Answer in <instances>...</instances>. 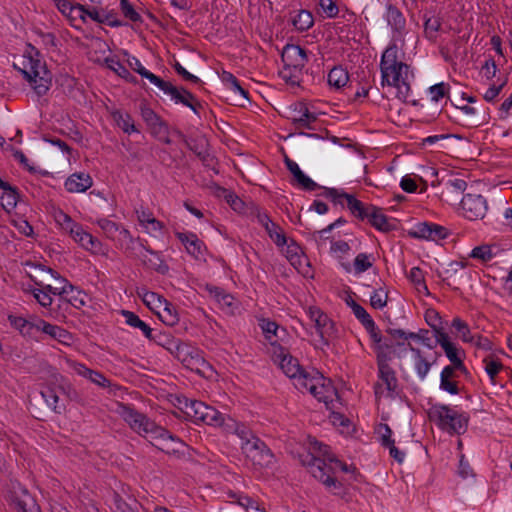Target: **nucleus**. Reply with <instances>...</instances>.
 <instances>
[{"mask_svg":"<svg viewBox=\"0 0 512 512\" xmlns=\"http://www.w3.org/2000/svg\"><path fill=\"white\" fill-rule=\"evenodd\" d=\"M384 18L392 31L394 40H402L406 33V19L401 10L392 3H386Z\"/></svg>","mask_w":512,"mask_h":512,"instance_id":"2eb2a0df","label":"nucleus"},{"mask_svg":"<svg viewBox=\"0 0 512 512\" xmlns=\"http://www.w3.org/2000/svg\"><path fill=\"white\" fill-rule=\"evenodd\" d=\"M381 86L394 87L396 97L406 101L410 92V77L413 73L409 65L398 60V47L396 43H390L384 50L380 60Z\"/></svg>","mask_w":512,"mask_h":512,"instance_id":"f03ea898","label":"nucleus"},{"mask_svg":"<svg viewBox=\"0 0 512 512\" xmlns=\"http://www.w3.org/2000/svg\"><path fill=\"white\" fill-rule=\"evenodd\" d=\"M352 312L364 327L374 322L366 309L358 303H353Z\"/></svg>","mask_w":512,"mask_h":512,"instance_id":"69168bd1","label":"nucleus"},{"mask_svg":"<svg viewBox=\"0 0 512 512\" xmlns=\"http://www.w3.org/2000/svg\"><path fill=\"white\" fill-rule=\"evenodd\" d=\"M470 257L481 260L482 262H489L495 257L490 245H480L474 247L470 253Z\"/></svg>","mask_w":512,"mask_h":512,"instance_id":"864d4df0","label":"nucleus"},{"mask_svg":"<svg viewBox=\"0 0 512 512\" xmlns=\"http://www.w3.org/2000/svg\"><path fill=\"white\" fill-rule=\"evenodd\" d=\"M286 118L290 121L299 134H304L302 130H315V123L318 120L316 113L311 112L306 103L298 101L287 107Z\"/></svg>","mask_w":512,"mask_h":512,"instance_id":"9d476101","label":"nucleus"},{"mask_svg":"<svg viewBox=\"0 0 512 512\" xmlns=\"http://www.w3.org/2000/svg\"><path fill=\"white\" fill-rule=\"evenodd\" d=\"M145 251L148 252L152 257L147 258L146 256L142 257L143 264L152 270L164 275L169 271V266L165 263V261L161 258L159 252L152 250L151 248H145Z\"/></svg>","mask_w":512,"mask_h":512,"instance_id":"473e14b6","label":"nucleus"},{"mask_svg":"<svg viewBox=\"0 0 512 512\" xmlns=\"http://www.w3.org/2000/svg\"><path fill=\"white\" fill-rule=\"evenodd\" d=\"M374 261L373 254L359 253L352 265L347 262H341L340 265L345 272L351 273L354 271L356 275H359L369 270L373 266Z\"/></svg>","mask_w":512,"mask_h":512,"instance_id":"4be33fe9","label":"nucleus"},{"mask_svg":"<svg viewBox=\"0 0 512 512\" xmlns=\"http://www.w3.org/2000/svg\"><path fill=\"white\" fill-rule=\"evenodd\" d=\"M314 18L311 14V12L307 10H300L292 18V24L295 27L297 31L303 32L307 31L309 28L313 26Z\"/></svg>","mask_w":512,"mask_h":512,"instance_id":"c03bdc74","label":"nucleus"},{"mask_svg":"<svg viewBox=\"0 0 512 512\" xmlns=\"http://www.w3.org/2000/svg\"><path fill=\"white\" fill-rule=\"evenodd\" d=\"M388 293L382 288L376 289L370 296V304L375 309H383L387 305Z\"/></svg>","mask_w":512,"mask_h":512,"instance_id":"052dcab7","label":"nucleus"},{"mask_svg":"<svg viewBox=\"0 0 512 512\" xmlns=\"http://www.w3.org/2000/svg\"><path fill=\"white\" fill-rule=\"evenodd\" d=\"M319 381H323V375L318 372L311 375L304 370L295 378L294 385L299 390H307L311 393V386H317Z\"/></svg>","mask_w":512,"mask_h":512,"instance_id":"c9c22d12","label":"nucleus"},{"mask_svg":"<svg viewBox=\"0 0 512 512\" xmlns=\"http://www.w3.org/2000/svg\"><path fill=\"white\" fill-rule=\"evenodd\" d=\"M87 303V294L75 287V291L72 294H65L62 303L58 304V307L64 311H68L70 306L80 309Z\"/></svg>","mask_w":512,"mask_h":512,"instance_id":"7c9ffc66","label":"nucleus"},{"mask_svg":"<svg viewBox=\"0 0 512 512\" xmlns=\"http://www.w3.org/2000/svg\"><path fill=\"white\" fill-rule=\"evenodd\" d=\"M460 207L463 216L470 221L482 220L488 211L487 200L481 194L467 193L463 195Z\"/></svg>","mask_w":512,"mask_h":512,"instance_id":"ddd939ff","label":"nucleus"},{"mask_svg":"<svg viewBox=\"0 0 512 512\" xmlns=\"http://www.w3.org/2000/svg\"><path fill=\"white\" fill-rule=\"evenodd\" d=\"M178 240L185 246L187 252L198 258L202 255V241L192 232H176Z\"/></svg>","mask_w":512,"mask_h":512,"instance_id":"a878e982","label":"nucleus"},{"mask_svg":"<svg viewBox=\"0 0 512 512\" xmlns=\"http://www.w3.org/2000/svg\"><path fill=\"white\" fill-rule=\"evenodd\" d=\"M412 341L421 342L425 347L429 349L435 348L433 337L430 335V331L426 329H420L418 332H412L409 334Z\"/></svg>","mask_w":512,"mask_h":512,"instance_id":"4d7b16f0","label":"nucleus"},{"mask_svg":"<svg viewBox=\"0 0 512 512\" xmlns=\"http://www.w3.org/2000/svg\"><path fill=\"white\" fill-rule=\"evenodd\" d=\"M159 89L163 91L164 94L169 95L171 100H173L176 104H182L190 108L196 115L200 114L202 104L197 100L195 95L188 91L186 88H177L170 82L163 81L159 86Z\"/></svg>","mask_w":512,"mask_h":512,"instance_id":"4468645a","label":"nucleus"},{"mask_svg":"<svg viewBox=\"0 0 512 512\" xmlns=\"http://www.w3.org/2000/svg\"><path fill=\"white\" fill-rule=\"evenodd\" d=\"M161 309L162 310L157 311V315L164 324L174 326L179 322V315L176 307L167 299Z\"/></svg>","mask_w":512,"mask_h":512,"instance_id":"79ce46f5","label":"nucleus"},{"mask_svg":"<svg viewBox=\"0 0 512 512\" xmlns=\"http://www.w3.org/2000/svg\"><path fill=\"white\" fill-rule=\"evenodd\" d=\"M40 269L42 271H45L47 273H50L53 278H55L57 281H60L62 284L61 287H53L51 285H43L41 282H35V284L39 287H43L49 295H58L59 296V302L62 303L63 298L65 294H72L75 291V286L72 285L67 279L62 277L58 272L54 271L53 269L49 267H45L40 265Z\"/></svg>","mask_w":512,"mask_h":512,"instance_id":"6ab92c4d","label":"nucleus"},{"mask_svg":"<svg viewBox=\"0 0 512 512\" xmlns=\"http://www.w3.org/2000/svg\"><path fill=\"white\" fill-rule=\"evenodd\" d=\"M310 319L314 322L317 333L319 334L323 344L328 345V340L325 338L329 334V330L333 328V323L328 316L318 308L309 309Z\"/></svg>","mask_w":512,"mask_h":512,"instance_id":"aec40b11","label":"nucleus"},{"mask_svg":"<svg viewBox=\"0 0 512 512\" xmlns=\"http://www.w3.org/2000/svg\"><path fill=\"white\" fill-rule=\"evenodd\" d=\"M270 226L267 227L265 230L271 240L278 246L283 247L287 244V238L285 236V233L283 229L276 223L269 224Z\"/></svg>","mask_w":512,"mask_h":512,"instance_id":"8fccbe9b","label":"nucleus"},{"mask_svg":"<svg viewBox=\"0 0 512 512\" xmlns=\"http://www.w3.org/2000/svg\"><path fill=\"white\" fill-rule=\"evenodd\" d=\"M293 184L298 185L304 191H315L322 188L304 172H301L296 178L293 179Z\"/></svg>","mask_w":512,"mask_h":512,"instance_id":"6e6d98bb","label":"nucleus"},{"mask_svg":"<svg viewBox=\"0 0 512 512\" xmlns=\"http://www.w3.org/2000/svg\"><path fill=\"white\" fill-rule=\"evenodd\" d=\"M210 293L215 299L223 306L232 307L234 298L232 295L225 293L223 289L219 287H213L209 289Z\"/></svg>","mask_w":512,"mask_h":512,"instance_id":"680f3d73","label":"nucleus"},{"mask_svg":"<svg viewBox=\"0 0 512 512\" xmlns=\"http://www.w3.org/2000/svg\"><path fill=\"white\" fill-rule=\"evenodd\" d=\"M140 112L142 119L149 128L152 125H155V123L158 122L160 119H162L153 109H151L147 105H141Z\"/></svg>","mask_w":512,"mask_h":512,"instance_id":"774afa93","label":"nucleus"},{"mask_svg":"<svg viewBox=\"0 0 512 512\" xmlns=\"http://www.w3.org/2000/svg\"><path fill=\"white\" fill-rule=\"evenodd\" d=\"M311 394L319 401L324 402L327 406L333 401V397L337 396V391L332 382L323 376V381H319L317 386H311Z\"/></svg>","mask_w":512,"mask_h":512,"instance_id":"393cba45","label":"nucleus"},{"mask_svg":"<svg viewBox=\"0 0 512 512\" xmlns=\"http://www.w3.org/2000/svg\"><path fill=\"white\" fill-rule=\"evenodd\" d=\"M410 235L418 239L439 241L447 238L449 231L444 226L430 222H422L418 223L414 227V229L410 232Z\"/></svg>","mask_w":512,"mask_h":512,"instance_id":"f3484780","label":"nucleus"},{"mask_svg":"<svg viewBox=\"0 0 512 512\" xmlns=\"http://www.w3.org/2000/svg\"><path fill=\"white\" fill-rule=\"evenodd\" d=\"M89 17L93 21L100 24H107L110 27H120L123 25L122 21L116 17L113 12H105L101 14L96 8H87L85 13V19Z\"/></svg>","mask_w":512,"mask_h":512,"instance_id":"c756f323","label":"nucleus"},{"mask_svg":"<svg viewBox=\"0 0 512 512\" xmlns=\"http://www.w3.org/2000/svg\"><path fill=\"white\" fill-rule=\"evenodd\" d=\"M42 398L44 399L47 406L55 413L62 414L65 411V405L60 403L59 395L56 388L46 386L40 391Z\"/></svg>","mask_w":512,"mask_h":512,"instance_id":"2f4dec72","label":"nucleus"},{"mask_svg":"<svg viewBox=\"0 0 512 512\" xmlns=\"http://www.w3.org/2000/svg\"><path fill=\"white\" fill-rule=\"evenodd\" d=\"M119 414L123 418V420L130 426V428L140 436L150 437L151 439L155 440H161L162 444L155 446L167 454H175L178 452L177 449L169 447V440L177 442L180 445H183V443L179 440L177 436L171 434L165 428L157 425L145 414L139 412L130 405L121 404Z\"/></svg>","mask_w":512,"mask_h":512,"instance_id":"7ed1b4c3","label":"nucleus"},{"mask_svg":"<svg viewBox=\"0 0 512 512\" xmlns=\"http://www.w3.org/2000/svg\"><path fill=\"white\" fill-rule=\"evenodd\" d=\"M113 118L116 121L117 126L122 129L124 133H140V130L136 127L130 114L116 111L113 113Z\"/></svg>","mask_w":512,"mask_h":512,"instance_id":"a19ab883","label":"nucleus"},{"mask_svg":"<svg viewBox=\"0 0 512 512\" xmlns=\"http://www.w3.org/2000/svg\"><path fill=\"white\" fill-rule=\"evenodd\" d=\"M281 59L284 63L280 72L281 77L291 85H298L309 61L306 50L296 44H286L282 50Z\"/></svg>","mask_w":512,"mask_h":512,"instance_id":"39448f33","label":"nucleus"},{"mask_svg":"<svg viewBox=\"0 0 512 512\" xmlns=\"http://www.w3.org/2000/svg\"><path fill=\"white\" fill-rule=\"evenodd\" d=\"M378 381L374 384V394L377 399L385 396L390 399L400 397L402 390L396 376L395 370L390 364L377 365Z\"/></svg>","mask_w":512,"mask_h":512,"instance_id":"0eeeda50","label":"nucleus"},{"mask_svg":"<svg viewBox=\"0 0 512 512\" xmlns=\"http://www.w3.org/2000/svg\"><path fill=\"white\" fill-rule=\"evenodd\" d=\"M28 65L29 70L21 69L23 77L30 83L37 96H44L51 87L50 72L39 59H34L32 56L28 58Z\"/></svg>","mask_w":512,"mask_h":512,"instance_id":"6e6552de","label":"nucleus"},{"mask_svg":"<svg viewBox=\"0 0 512 512\" xmlns=\"http://www.w3.org/2000/svg\"><path fill=\"white\" fill-rule=\"evenodd\" d=\"M137 295L142 299L143 303L157 314L165 303V298L156 292L148 291L145 287L137 289Z\"/></svg>","mask_w":512,"mask_h":512,"instance_id":"c85d7f7f","label":"nucleus"},{"mask_svg":"<svg viewBox=\"0 0 512 512\" xmlns=\"http://www.w3.org/2000/svg\"><path fill=\"white\" fill-rule=\"evenodd\" d=\"M428 417L440 430L450 435L464 434L467 431L470 419L468 413L459 412L449 405L441 403L431 405L428 410Z\"/></svg>","mask_w":512,"mask_h":512,"instance_id":"20e7f679","label":"nucleus"},{"mask_svg":"<svg viewBox=\"0 0 512 512\" xmlns=\"http://www.w3.org/2000/svg\"><path fill=\"white\" fill-rule=\"evenodd\" d=\"M392 345L387 341L381 340L377 345H373L376 354L377 365L389 364L392 359Z\"/></svg>","mask_w":512,"mask_h":512,"instance_id":"37998d69","label":"nucleus"},{"mask_svg":"<svg viewBox=\"0 0 512 512\" xmlns=\"http://www.w3.org/2000/svg\"><path fill=\"white\" fill-rule=\"evenodd\" d=\"M54 4L64 16L77 13L81 21L85 23L86 6L79 3L72 4L68 0H56Z\"/></svg>","mask_w":512,"mask_h":512,"instance_id":"4c0bfd02","label":"nucleus"},{"mask_svg":"<svg viewBox=\"0 0 512 512\" xmlns=\"http://www.w3.org/2000/svg\"><path fill=\"white\" fill-rule=\"evenodd\" d=\"M349 81L348 71L342 66L333 67L327 76V82L329 86L334 87L335 89H340L344 87Z\"/></svg>","mask_w":512,"mask_h":512,"instance_id":"e433bc0d","label":"nucleus"},{"mask_svg":"<svg viewBox=\"0 0 512 512\" xmlns=\"http://www.w3.org/2000/svg\"><path fill=\"white\" fill-rule=\"evenodd\" d=\"M220 427L224 432L228 434H235L239 437L241 440V449H243V445L245 443H250L252 439L257 438L248 426L227 415H225Z\"/></svg>","mask_w":512,"mask_h":512,"instance_id":"a211bd4d","label":"nucleus"},{"mask_svg":"<svg viewBox=\"0 0 512 512\" xmlns=\"http://www.w3.org/2000/svg\"><path fill=\"white\" fill-rule=\"evenodd\" d=\"M324 192L323 196L331 199L335 204H340L343 206V200H346L347 208L351 212V214L357 219L364 221L367 219L370 209L369 204L365 205L362 201L358 200L354 195L348 194L343 190H338L336 188H326L323 187Z\"/></svg>","mask_w":512,"mask_h":512,"instance_id":"9b49d317","label":"nucleus"},{"mask_svg":"<svg viewBox=\"0 0 512 512\" xmlns=\"http://www.w3.org/2000/svg\"><path fill=\"white\" fill-rule=\"evenodd\" d=\"M408 279L415 285L419 293H423L426 296L430 295L429 289L425 283L424 272L419 267L411 268Z\"/></svg>","mask_w":512,"mask_h":512,"instance_id":"a18cd8bd","label":"nucleus"},{"mask_svg":"<svg viewBox=\"0 0 512 512\" xmlns=\"http://www.w3.org/2000/svg\"><path fill=\"white\" fill-rule=\"evenodd\" d=\"M261 329L265 335V338L271 342V344L274 346V342H272V338L277 336V331L279 329V326L276 322L270 321L268 319H263L261 321Z\"/></svg>","mask_w":512,"mask_h":512,"instance_id":"0e129e2a","label":"nucleus"},{"mask_svg":"<svg viewBox=\"0 0 512 512\" xmlns=\"http://www.w3.org/2000/svg\"><path fill=\"white\" fill-rule=\"evenodd\" d=\"M179 403L182 405L181 409L184 414L195 423L203 422L210 426L220 427L225 417L214 407L199 400L185 397L183 400L179 399Z\"/></svg>","mask_w":512,"mask_h":512,"instance_id":"423d86ee","label":"nucleus"},{"mask_svg":"<svg viewBox=\"0 0 512 512\" xmlns=\"http://www.w3.org/2000/svg\"><path fill=\"white\" fill-rule=\"evenodd\" d=\"M40 325H42L43 333L49 335L59 343L65 346H70L72 344L73 335L66 329L57 325L50 324L44 320H40Z\"/></svg>","mask_w":512,"mask_h":512,"instance_id":"b1692460","label":"nucleus"},{"mask_svg":"<svg viewBox=\"0 0 512 512\" xmlns=\"http://www.w3.org/2000/svg\"><path fill=\"white\" fill-rule=\"evenodd\" d=\"M451 327L457 331V333L460 335V338L462 339L463 342H466V343L474 342V336L471 335V331H470L468 324L465 321H463L461 318L455 317L452 320Z\"/></svg>","mask_w":512,"mask_h":512,"instance_id":"49530a36","label":"nucleus"},{"mask_svg":"<svg viewBox=\"0 0 512 512\" xmlns=\"http://www.w3.org/2000/svg\"><path fill=\"white\" fill-rule=\"evenodd\" d=\"M424 19V35L430 42H436L437 33L442 26V20L438 16L430 15L427 13L423 16Z\"/></svg>","mask_w":512,"mask_h":512,"instance_id":"f704fd0d","label":"nucleus"},{"mask_svg":"<svg viewBox=\"0 0 512 512\" xmlns=\"http://www.w3.org/2000/svg\"><path fill=\"white\" fill-rule=\"evenodd\" d=\"M155 344L165 348L176 359L184 364H190L197 351L189 344L173 337L170 333L159 331L155 333Z\"/></svg>","mask_w":512,"mask_h":512,"instance_id":"1a4fd4ad","label":"nucleus"},{"mask_svg":"<svg viewBox=\"0 0 512 512\" xmlns=\"http://www.w3.org/2000/svg\"><path fill=\"white\" fill-rule=\"evenodd\" d=\"M370 213L367 221L375 229L381 232H390L395 229V225L389 222L388 217L382 212V208L369 204Z\"/></svg>","mask_w":512,"mask_h":512,"instance_id":"412c9836","label":"nucleus"},{"mask_svg":"<svg viewBox=\"0 0 512 512\" xmlns=\"http://www.w3.org/2000/svg\"><path fill=\"white\" fill-rule=\"evenodd\" d=\"M220 79L233 93L239 94L245 100H249L248 91L240 85L238 79L231 72L223 70L220 74Z\"/></svg>","mask_w":512,"mask_h":512,"instance_id":"58836bf2","label":"nucleus"},{"mask_svg":"<svg viewBox=\"0 0 512 512\" xmlns=\"http://www.w3.org/2000/svg\"><path fill=\"white\" fill-rule=\"evenodd\" d=\"M311 449L320 454L322 457L309 454L304 462L308 472L317 481L322 483L325 488L335 496H344L347 493L346 479H339L337 473L339 471L349 474L350 479L357 481L360 475L354 465H348L339 460L330 451V447L318 440L314 439L310 442Z\"/></svg>","mask_w":512,"mask_h":512,"instance_id":"f257e3e1","label":"nucleus"},{"mask_svg":"<svg viewBox=\"0 0 512 512\" xmlns=\"http://www.w3.org/2000/svg\"><path fill=\"white\" fill-rule=\"evenodd\" d=\"M2 207L7 211L10 212L13 210L18 202L19 199V193L16 187L12 188L11 190L4 192V196L2 197Z\"/></svg>","mask_w":512,"mask_h":512,"instance_id":"bf43d9fd","label":"nucleus"},{"mask_svg":"<svg viewBox=\"0 0 512 512\" xmlns=\"http://www.w3.org/2000/svg\"><path fill=\"white\" fill-rule=\"evenodd\" d=\"M10 223L22 235H24L26 237H32L33 236V234H34L33 227L31 226V224L26 219H23V218L11 219Z\"/></svg>","mask_w":512,"mask_h":512,"instance_id":"338daca9","label":"nucleus"},{"mask_svg":"<svg viewBox=\"0 0 512 512\" xmlns=\"http://www.w3.org/2000/svg\"><path fill=\"white\" fill-rule=\"evenodd\" d=\"M273 357L279 361V366L285 375L293 380L304 371L298 359L282 346H274Z\"/></svg>","mask_w":512,"mask_h":512,"instance_id":"dca6fc26","label":"nucleus"},{"mask_svg":"<svg viewBox=\"0 0 512 512\" xmlns=\"http://www.w3.org/2000/svg\"><path fill=\"white\" fill-rule=\"evenodd\" d=\"M450 86L447 83L440 82L429 88V94L431 100L434 102H439L442 98L448 96Z\"/></svg>","mask_w":512,"mask_h":512,"instance_id":"13d9d810","label":"nucleus"},{"mask_svg":"<svg viewBox=\"0 0 512 512\" xmlns=\"http://www.w3.org/2000/svg\"><path fill=\"white\" fill-rule=\"evenodd\" d=\"M127 62H128V65L130 66V68L135 71L136 73H138L140 76H142L143 78H146L150 81V83H152L153 85H155L156 87L159 88V86L162 84V82L164 81L162 78H160L159 76L155 75L154 73L150 72L149 70H147L140 62V60L135 57V56H129L128 59H127Z\"/></svg>","mask_w":512,"mask_h":512,"instance_id":"72a5a7b5","label":"nucleus"},{"mask_svg":"<svg viewBox=\"0 0 512 512\" xmlns=\"http://www.w3.org/2000/svg\"><path fill=\"white\" fill-rule=\"evenodd\" d=\"M82 370L79 373L85 378L89 379L91 382L97 384L100 387H108L110 382L109 380L100 372L91 370L85 366H81Z\"/></svg>","mask_w":512,"mask_h":512,"instance_id":"09e8293b","label":"nucleus"},{"mask_svg":"<svg viewBox=\"0 0 512 512\" xmlns=\"http://www.w3.org/2000/svg\"><path fill=\"white\" fill-rule=\"evenodd\" d=\"M447 358L450 360L455 367L458 368L462 373H466L467 369L464 365L463 359L458 355V349L454 344H451L445 348H443Z\"/></svg>","mask_w":512,"mask_h":512,"instance_id":"603ef678","label":"nucleus"},{"mask_svg":"<svg viewBox=\"0 0 512 512\" xmlns=\"http://www.w3.org/2000/svg\"><path fill=\"white\" fill-rule=\"evenodd\" d=\"M105 63L109 69L114 71L118 76L125 79L129 83H137V78L133 76L129 70L115 57H107Z\"/></svg>","mask_w":512,"mask_h":512,"instance_id":"ea45409f","label":"nucleus"},{"mask_svg":"<svg viewBox=\"0 0 512 512\" xmlns=\"http://www.w3.org/2000/svg\"><path fill=\"white\" fill-rule=\"evenodd\" d=\"M123 15L132 22H142L141 15L133 8L128 0H120Z\"/></svg>","mask_w":512,"mask_h":512,"instance_id":"e2e57ef3","label":"nucleus"},{"mask_svg":"<svg viewBox=\"0 0 512 512\" xmlns=\"http://www.w3.org/2000/svg\"><path fill=\"white\" fill-rule=\"evenodd\" d=\"M122 315L129 326L140 329L147 339L154 341L155 333L158 332L157 330L152 329L132 311L122 310Z\"/></svg>","mask_w":512,"mask_h":512,"instance_id":"bb28decb","label":"nucleus"},{"mask_svg":"<svg viewBox=\"0 0 512 512\" xmlns=\"http://www.w3.org/2000/svg\"><path fill=\"white\" fill-rule=\"evenodd\" d=\"M97 224L98 226L103 230V232L105 233V235L115 241L116 238H117V235L119 233V230H120V227L121 225L120 224H117L116 222L114 221H111L107 218H101L97 221Z\"/></svg>","mask_w":512,"mask_h":512,"instance_id":"3c124183","label":"nucleus"},{"mask_svg":"<svg viewBox=\"0 0 512 512\" xmlns=\"http://www.w3.org/2000/svg\"><path fill=\"white\" fill-rule=\"evenodd\" d=\"M53 218L56 224L65 232H69L71 228L76 227V222L63 210L57 209L53 212Z\"/></svg>","mask_w":512,"mask_h":512,"instance_id":"de8ad7c7","label":"nucleus"},{"mask_svg":"<svg viewBox=\"0 0 512 512\" xmlns=\"http://www.w3.org/2000/svg\"><path fill=\"white\" fill-rule=\"evenodd\" d=\"M407 346H408V349L412 352L416 373L421 380H424L426 378L427 374L429 373L432 365L435 363V361H433V362L427 361L423 357L421 350L412 346L411 343H407Z\"/></svg>","mask_w":512,"mask_h":512,"instance_id":"cd10ccee","label":"nucleus"},{"mask_svg":"<svg viewBox=\"0 0 512 512\" xmlns=\"http://www.w3.org/2000/svg\"><path fill=\"white\" fill-rule=\"evenodd\" d=\"M242 451L254 466L269 468L274 464L273 452L259 437L252 439L250 443H245Z\"/></svg>","mask_w":512,"mask_h":512,"instance_id":"f8f14e48","label":"nucleus"},{"mask_svg":"<svg viewBox=\"0 0 512 512\" xmlns=\"http://www.w3.org/2000/svg\"><path fill=\"white\" fill-rule=\"evenodd\" d=\"M386 333L391 337L392 340L396 341L397 346H403L405 341H408V343L412 341L409 337V334H412V332L406 331L404 329L388 327L386 329Z\"/></svg>","mask_w":512,"mask_h":512,"instance_id":"5fc2aeb1","label":"nucleus"},{"mask_svg":"<svg viewBox=\"0 0 512 512\" xmlns=\"http://www.w3.org/2000/svg\"><path fill=\"white\" fill-rule=\"evenodd\" d=\"M92 178L89 174L80 172L74 173L65 181V188L71 193L85 192L92 186Z\"/></svg>","mask_w":512,"mask_h":512,"instance_id":"5701e85b","label":"nucleus"}]
</instances>
